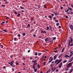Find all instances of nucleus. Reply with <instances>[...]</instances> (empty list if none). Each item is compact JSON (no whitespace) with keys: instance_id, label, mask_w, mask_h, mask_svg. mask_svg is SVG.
Masks as SVG:
<instances>
[{"instance_id":"b1692460","label":"nucleus","mask_w":73,"mask_h":73,"mask_svg":"<svg viewBox=\"0 0 73 73\" xmlns=\"http://www.w3.org/2000/svg\"><path fill=\"white\" fill-rule=\"evenodd\" d=\"M17 15V17H19V16H20V14H18Z\"/></svg>"},{"instance_id":"c03bdc74","label":"nucleus","mask_w":73,"mask_h":73,"mask_svg":"<svg viewBox=\"0 0 73 73\" xmlns=\"http://www.w3.org/2000/svg\"><path fill=\"white\" fill-rule=\"evenodd\" d=\"M45 64H46V63L45 62H44L43 63L44 65H45Z\"/></svg>"},{"instance_id":"603ef678","label":"nucleus","mask_w":73,"mask_h":73,"mask_svg":"<svg viewBox=\"0 0 73 73\" xmlns=\"http://www.w3.org/2000/svg\"><path fill=\"white\" fill-rule=\"evenodd\" d=\"M71 14H73V11H71Z\"/></svg>"},{"instance_id":"473e14b6","label":"nucleus","mask_w":73,"mask_h":73,"mask_svg":"<svg viewBox=\"0 0 73 73\" xmlns=\"http://www.w3.org/2000/svg\"><path fill=\"white\" fill-rule=\"evenodd\" d=\"M18 37H20V36H21V35H20L19 34L18 35Z\"/></svg>"},{"instance_id":"cd10ccee","label":"nucleus","mask_w":73,"mask_h":73,"mask_svg":"<svg viewBox=\"0 0 73 73\" xmlns=\"http://www.w3.org/2000/svg\"><path fill=\"white\" fill-rule=\"evenodd\" d=\"M35 72H36V71H37V69H35L34 70Z\"/></svg>"},{"instance_id":"2f4dec72","label":"nucleus","mask_w":73,"mask_h":73,"mask_svg":"<svg viewBox=\"0 0 73 73\" xmlns=\"http://www.w3.org/2000/svg\"><path fill=\"white\" fill-rule=\"evenodd\" d=\"M73 51H70V53L71 54H72V53H73Z\"/></svg>"},{"instance_id":"49530a36","label":"nucleus","mask_w":73,"mask_h":73,"mask_svg":"<svg viewBox=\"0 0 73 73\" xmlns=\"http://www.w3.org/2000/svg\"><path fill=\"white\" fill-rule=\"evenodd\" d=\"M60 9H63V7H60Z\"/></svg>"},{"instance_id":"09e8293b","label":"nucleus","mask_w":73,"mask_h":73,"mask_svg":"<svg viewBox=\"0 0 73 73\" xmlns=\"http://www.w3.org/2000/svg\"><path fill=\"white\" fill-rule=\"evenodd\" d=\"M62 54H60L59 56H60V57H61V56H62Z\"/></svg>"},{"instance_id":"393cba45","label":"nucleus","mask_w":73,"mask_h":73,"mask_svg":"<svg viewBox=\"0 0 73 73\" xmlns=\"http://www.w3.org/2000/svg\"><path fill=\"white\" fill-rule=\"evenodd\" d=\"M20 8H21V9H24V7H22L21 6Z\"/></svg>"},{"instance_id":"0eeeda50","label":"nucleus","mask_w":73,"mask_h":73,"mask_svg":"<svg viewBox=\"0 0 73 73\" xmlns=\"http://www.w3.org/2000/svg\"><path fill=\"white\" fill-rule=\"evenodd\" d=\"M41 33H46V31H41Z\"/></svg>"},{"instance_id":"a878e982","label":"nucleus","mask_w":73,"mask_h":73,"mask_svg":"<svg viewBox=\"0 0 73 73\" xmlns=\"http://www.w3.org/2000/svg\"><path fill=\"white\" fill-rule=\"evenodd\" d=\"M50 71V70H48L47 72H46V73H48Z\"/></svg>"},{"instance_id":"a19ab883","label":"nucleus","mask_w":73,"mask_h":73,"mask_svg":"<svg viewBox=\"0 0 73 73\" xmlns=\"http://www.w3.org/2000/svg\"><path fill=\"white\" fill-rule=\"evenodd\" d=\"M41 53H39L38 54V55H39V56H40V55H41Z\"/></svg>"},{"instance_id":"7c9ffc66","label":"nucleus","mask_w":73,"mask_h":73,"mask_svg":"<svg viewBox=\"0 0 73 73\" xmlns=\"http://www.w3.org/2000/svg\"><path fill=\"white\" fill-rule=\"evenodd\" d=\"M70 11H72V9H71V8H70L69 9Z\"/></svg>"},{"instance_id":"20e7f679","label":"nucleus","mask_w":73,"mask_h":73,"mask_svg":"<svg viewBox=\"0 0 73 73\" xmlns=\"http://www.w3.org/2000/svg\"><path fill=\"white\" fill-rule=\"evenodd\" d=\"M57 56H58V55L57 54H56L55 55V56H54V60H55V59H56V58H57Z\"/></svg>"},{"instance_id":"2eb2a0df","label":"nucleus","mask_w":73,"mask_h":73,"mask_svg":"<svg viewBox=\"0 0 73 73\" xmlns=\"http://www.w3.org/2000/svg\"><path fill=\"white\" fill-rule=\"evenodd\" d=\"M37 67L38 68V69L40 68V66H39V64H38L37 65Z\"/></svg>"},{"instance_id":"e433bc0d","label":"nucleus","mask_w":73,"mask_h":73,"mask_svg":"<svg viewBox=\"0 0 73 73\" xmlns=\"http://www.w3.org/2000/svg\"><path fill=\"white\" fill-rule=\"evenodd\" d=\"M62 62H61V63H60V65H62Z\"/></svg>"},{"instance_id":"de8ad7c7","label":"nucleus","mask_w":73,"mask_h":73,"mask_svg":"<svg viewBox=\"0 0 73 73\" xmlns=\"http://www.w3.org/2000/svg\"><path fill=\"white\" fill-rule=\"evenodd\" d=\"M9 18V17H6V19L7 20H8Z\"/></svg>"},{"instance_id":"6e6552de","label":"nucleus","mask_w":73,"mask_h":73,"mask_svg":"<svg viewBox=\"0 0 73 73\" xmlns=\"http://www.w3.org/2000/svg\"><path fill=\"white\" fill-rule=\"evenodd\" d=\"M64 57L65 58H68V57H69V56L67 55V54H66L64 56Z\"/></svg>"},{"instance_id":"ddd939ff","label":"nucleus","mask_w":73,"mask_h":73,"mask_svg":"<svg viewBox=\"0 0 73 73\" xmlns=\"http://www.w3.org/2000/svg\"><path fill=\"white\" fill-rule=\"evenodd\" d=\"M64 50H65V48L64 47L63 49H62V52H63Z\"/></svg>"},{"instance_id":"1a4fd4ad","label":"nucleus","mask_w":73,"mask_h":73,"mask_svg":"<svg viewBox=\"0 0 73 73\" xmlns=\"http://www.w3.org/2000/svg\"><path fill=\"white\" fill-rule=\"evenodd\" d=\"M49 39H48V38H45V41L46 42V41H49Z\"/></svg>"},{"instance_id":"79ce46f5","label":"nucleus","mask_w":73,"mask_h":73,"mask_svg":"<svg viewBox=\"0 0 73 73\" xmlns=\"http://www.w3.org/2000/svg\"><path fill=\"white\" fill-rule=\"evenodd\" d=\"M35 55H36V56H37V52H36L35 53Z\"/></svg>"},{"instance_id":"052dcab7","label":"nucleus","mask_w":73,"mask_h":73,"mask_svg":"<svg viewBox=\"0 0 73 73\" xmlns=\"http://www.w3.org/2000/svg\"><path fill=\"white\" fill-rule=\"evenodd\" d=\"M33 37H35L36 36V35H33Z\"/></svg>"},{"instance_id":"680f3d73","label":"nucleus","mask_w":73,"mask_h":73,"mask_svg":"<svg viewBox=\"0 0 73 73\" xmlns=\"http://www.w3.org/2000/svg\"><path fill=\"white\" fill-rule=\"evenodd\" d=\"M70 6H71L72 7V8H73V5H71Z\"/></svg>"},{"instance_id":"4468645a","label":"nucleus","mask_w":73,"mask_h":73,"mask_svg":"<svg viewBox=\"0 0 73 73\" xmlns=\"http://www.w3.org/2000/svg\"><path fill=\"white\" fill-rule=\"evenodd\" d=\"M73 53H71L70 54V55L69 56V57H70L73 55Z\"/></svg>"},{"instance_id":"6e6d98bb","label":"nucleus","mask_w":73,"mask_h":73,"mask_svg":"<svg viewBox=\"0 0 73 73\" xmlns=\"http://www.w3.org/2000/svg\"><path fill=\"white\" fill-rule=\"evenodd\" d=\"M44 8H46V6H45V5H44Z\"/></svg>"},{"instance_id":"ea45409f","label":"nucleus","mask_w":73,"mask_h":73,"mask_svg":"<svg viewBox=\"0 0 73 73\" xmlns=\"http://www.w3.org/2000/svg\"><path fill=\"white\" fill-rule=\"evenodd\" d=\"M34 62H35V63H36V62H37V60H35L34 61Z\"/></svg>"},{"instance_id":"f8f14e48","label":"nucleus","mask_w":73,"mask_h":73,"mask_svg":"<svg viewBox=\"0 0 73 73\" xmlns=\"http://www.w3.org/2000/svg\"><path fill=\"white\" fill-rule=\"evenodd\" d=\"M14 62V61H12V62H11V66H12V64L13 63V62Z\"/></svg>"},{"instance_id":"dca6fc26","label":"nucleus","mask_w":73,"mask_h":73,"mask_svg":"<svg viewBox=\"0 0 73 73\" xmlns=\"http://www.w3.org/2000/svg\"><path fill=\"white\" fill-rule=\"evenodd\" d=\"M49 18H50V19H51V20H52V16L50 15V16H49Z\"/></svg>"},{"instance_id":"423d86ee","label":"nucleus","mask_w":73,"mask_h":73,"mask_svg":"<svg viewBox=\"0 0 73 73\" xmlns=\"http://www.w3.org/2000/svg\"><path fill=\"white\" fill-rule=\"evenodd\" d=\"M70 27L71 29H72V30H73V26L72 25H70Z\"/></svg>"},{"instance_id":"9b49d317","label":"nucleus","mask_w":73,"mask_h":73,"mask_svg":"<svg viewBox=\"0 0 73 73\" xmlns=\"http://www.w3.org/2000/svg\"><path fill=\"white\" fill-rule=\"evenodd\" d=\"M49 59L50 60H51V61H53V58H52V57H50L49 58Z\"/></svg>"},{"instance_id":"0e129e2a","label":"nucleus","mask_w":73,"mask_h":73,"mask_svg":"<svg viewBox=\"0 0 73 73\" xmlns=\"http://www.w3.org/2000/svg\"><path fill=\"white\" fill-rule=\"evenodd\" d=\"M30 60H32V59H33V58H30Z\"/></svg>"},{"instance_id":"69168bd1","label":"nucleus","mask_w":73,"mask_h":73,"mask_svg":"<svg viewBox=\"0 0 73 73\" xmlns=\"http://www.w3.org/2000/svg\"><path fill=\"white\" fill-rule=\"evenodd\" d=\"M30 51H31L30 50H29L28 51V53H29V52H30Z\"/></svg>"},{"instance_id":"c9c22d12","label":"nucleus","mask_w":73,"mask_h":73,"mask_svg":"<svg viewBox=\"0 0 73 73\" xmlns=\"http://www.w3.org/2000/svg\"><path fill=\"white\" fill-rule=\"evenodd\" d=\"M56 72H58V69H56Z\"/></svg>"},{"instance_id":"338daca9","label":"nucleus","mask_w":73,"mask_h":73,"mask_svg":"<svg viewBox=\"0 0 73 73\" xmlns=\"http://www.w3.org/2000/svg\"><path fill=\"white\" fill-rule=\"evenodd\" d=\"M67 14H68V15H69V14H70V13L69 12L67 13Z\"/></svg>"},{"instance_id":"f257e3e1","label":"nucleus","mask_w":73,"mask_h":73,"mask_svg":"<svg viewBox=\"0 0 73 73\" xmlns=\"http://www.w3.org/2000/svg\"><path fill=\"white\" fill-rule=\"evenodd\" d=\"M61 61H62V59H60V60H58V59H57L55 61V64H56V65H58V64H59L60 62H61Z\"/></svg>"},{"instance_id":"7ed1b4c3","label":"nucleus","mask_w":73,"mask_h":73,"mask_svg":"<svg viewBox=\"0 0 73 73\" xmlns=\"http://www.w3.org/2000/svg\"><path fill=\"white\" fill-rule=\"evenodd\" d=\"M73 42V38H71L70 39V40L69 42V44H70V42L71 43H72Z\"/></svg>"},{"instance_id":"5701e85b","label":"nucleus","mask_w":73,"mask_h":73,"mask_svg":"<svg viewBox=\"0 0 73 73\" xmlns=\"http://www.w3.org/2000/svg\"><path fill=\"white\" fill-rule=\"evenodd\" d=\"M3 31L4 32H7V30H3Z\"/></svg>"},{"instance_id":"58836bf2","label":"nucleus","mask_w":73,"mask_h":73,"mask_svg":"<svg viewBox=\"0 0 73 73\" xmlns=\"http://www.w3.org/2000/svg\"><path fill=\"white\" fill-rule=\"evenodd\" d=\"M12 66L13 67H15V65H13V64H12V66Z\"/></svg>"},{"instance_id":"864d4df0","label":"nucleus","mask_w":73,"mask_h":73,"mask_svg":"<svg viewBox=\"0 0 73 73\" xmlns=\"http://www.w3.org/2000/svg\"><path fill=\"white\" fill-rule=\"evenodd\" d=\"M51 15L52 16H54V14H51Z\"/></svg>"},{"instance_id":"4c0bfd02","label":"nucleus","mask_w":73,"mask_h":73,"mask_svg":"<svg viewBox=\"0 0 73 73\" xmlns=\"http://www.w3.org/2000/svg\"><path fill=\"white\" fill-rule=\"evenodd\" d=\"M47 30H49V27H47Z\"/></svg>"},{"instance_id":"6ab92c4d","label":"nucleus","mask_w":73,"mask_h":73,"mask_svg":"<svg viewBox=\"0 0 73 73\" xmlns=\"http://www.w3.org/2000/svg\"><path fill=\"white\" fill-rule=\"evenodd\" d=\"M73 72V70H71L70 71V73H71L72 72Z\"/></svg>"},{"instance_id":"774afa93","label":"nucleus","mask_w":73,"mask_h":73,"mask_svg":"<svg viewBox=\"0 0 73 73\" xmlns=\"http://www.w3.org/2000/svg\"><path fill=\"white\" fill-rule=\"evenodd\" d=\"M3 68L4 69H5V68H6V67H5V66H4L3 67Z\"/></svg>"},{"instance_id":"aec40b11","label":"nucleus","mask_w":73,"mask_h":73,"mask_svg":"<svg viewBox=\"0 0 73 73\" xmlns=\"http://www.w3.org/2000/svg\"><path fill=\"white\" fill-rule=\"evenodd\" d=\"M25 35H26L25 33H24L23 34V36H25Z\"/></svg>"},{"instance_id":"bb28decb","label":"nucleus","mask_w":73,"mask_h":73,"mask_svg":"<svg viewBox=\"0 0 73 73\" xmlns=\"http://www.w3.org/2000/svg\"><path fill=\"white\" fill-rule=\"evenodd\" d=\"M69 45H70V46H72L73 45V44H70V43L69 44Z\"/></svg>"},{"instance_id":"f3484780","label":"nucleus","mask_w":73,"mask_h":73,"mask_svg":"<svg viewBox=\"0 0 73 73\" xmlns=\"http://www.w3.org/2000/svg\"><path fill=\"white\" fill-rule=\"evenodd\" d=\"M35 65H33V69H35Z\"/></svg>"},{"instance_id":"8fccbe9b","label":"nucleus","mask_w":73,"mask_h":73,"mask_svg":"<svg viewBox=\"0 0 73 73\" xmlns=\"http://www.w3.org/2000/svg\"><path fill=\"white\" fill-rule=\"evenodd\" d=\"M56 19V17H54L53 18V20H55Z\"/></svg>"},{"instance_id":"a18cd8bd","label":"nucleus","mask_w":73,"mask_h":73,"mask_svg":"<svg viewBox=\"0 0 73 73\" xmlns=\"http://www.w3.org/2000/svg\"><path fill=\"white\" fill-rule=\"evenodd\" d=\"M17 12H15V14H16V15H17Z\"/></svg>"},{"instance_id":"39448f33","label":"nucleus","mask_w":73,"mask_h":73,"mask_svg":"<svg viewBox=\"0 0 73 73\" xmlns=\"http://www.w3.org/2000/svg\"><path fill=\"white\" fill-rule=\"evenodd\" d=\"M73 60V57H72L70 59V60L69 61V62H72V61Z\"/></svg>"},{"instance_id":"3c124183","label":"nucleus","mask_w":73,"mask_h":73,"mask_svg":"<svg viewBox=\"0 0 73 73\" xmlns=\"http://www.w3.org/2000/svg\"><path fill=\"white\" fill-rule=\"evenodd\" d=\"M34 65H37V63H36L35 64H34Z\"/></svg>"},{"instance_id":"412c9836","label":"nucleus","mask_w":73,"mask_h":73,"mask_svg":"<svg viewBox=\"0 0 73 73\" xmlns=\"http://www.w3.org/2000/svg\"><path fill=\"white\" fill-rule=\"evenodd\" d=\"M62 66L61 65H59V68H61V67Z\"/></svg>"},{"instance_id":"5fc2aeb1","label":"nucleus","mask_w":73,"mask_h":73,"mask_svg":"<svg viewBox=\"0 0 73 73\" xmlns=\"http://www.w3.org/2000/svg\"><path fill=\"white\" fill-rule=\"evenodd\" d=\"M16 38H14V40H16Z\"/></svg>"},{"instance_id":"9d476101","label":"nucleus","mask_w":73,"mask_h":73,"mask_svg":"<svg viewBox=\"0 0 73 73\" xmlns=\"http://www.w3.org/2000/svg\"><path fill=\"white\" fill-rule=\"evenodd\" d=\"M67 62V60H64V61H63V63L64 64H65V62Z\"/></svg>"},{"instance_id":"4d7b16f0","label":"nucleus","mask_w":73,"mask_h":73,"mask_svg":"<svg viewBox=\"0 0 73 73\" xmlns=\"http://www.w3.org/2000/svg\"><path fill=\"white\" fill-rule=\"evenodd\" d=\"M52 64H54V61H52Z\"/></svg>"},{"instance_id":"c85d7f7f","label":"nucleus","mask_w":73,"mask_h":73,"mask_svg":"<svg viewBox=\"0 0 73 73\" xmlns=\"http://www.w3.org/2000/svg\"><path fill=\"white\" fill-rule=\"evenodd\" d=\"M55 22H56V23H58V20H55Z\"/></svg>"},{"instance_id":"e2e57ef3","label":"nucleus","mask_w":73,"mask_h":73,"mask_svg":"<svg viewBox=\"0 0 73 73\" xmlns=\"http://www.w3.org/2000/svg\"><path fill=\"white\" fill-rule=\"evenodd\" d=\"M57 52V50H55V51H54V52H55V53Z\"/></svg>"},{"instance_id":"c756f323","label":"nucleus","mask_w":73,"mask_h":73,"mask_svg":"<svg viewBox=\"0 0 73 73\" xmlns=\"http://www.w3.org/2000/svg\"><path fill=\"white\" fill-rule=\"evenodd\" d=\"M54 13L55 14V15H56V16H57V13Z\"/></svg>"},{"instance_id":"bf43d9fd","label":"nucleus","mask_w":73,"mask_h":73,"mask_svg":"<svg viewBox=\"0 0 73 73\" xmlns=\"http://www.w3.org/2000/svg\"><path fill=\"white\" fill-rule=\"evenodd\" d=\"M41 36H40L39 37V38H41Z\"/></svg>"},{"instance_id":"f03ea898","label":"nucleus","mask_w":73,"mask_h":73,"mask_svg":"<svg viewBox=\"0 0 73 73\" xmlns=\"http://www.w3.org/2000/svg\"><path fill=\"white\" fill-rule=\"evenodd\" d=\"M72 63L71 62L70 63L68 64L66 66L67 68H70L71 66H72Z\"/></svg>"},{"instance_id":"72a5a7b5","label":"nucleus","mask_w":73,"mask_h":73,"mask_svg":"<svg viewBox=\"0 0 73 73\" xmlns=\"http://www.w3.org/2000/svg\"><path fill=\"white\" fill-rule=\"evenodd\" d=\"M56 25H57V26H58L59 25V23H56Z\"/></svg>"},{"instance_id":"a211bd4d","label":"nucleus","mask_w":73,"mask_h":73,"mask_svg":"<svg viewBox=\"0 0 73 73\" xmlns=\"http://www.w3.org/2000/svg\"><path fill=\"white\" fill-rule=\"evenodd\" d=\"M27 28H30V24H28Z\"/></svg>"},{"instance_id":"f704fd0d","label":"nucleus","mask_w":73,"mask_h":73,"mask_svg":"<svg viewBox=\"0 0 73 73\" xmlns=\"http://www.w3.org/2000/svg\"><path fill=\"white\" fill-rule=\"evenodd\" d=\"M68 70H69V68H66V71H68Z\"/></svg>"},{"instance_id":"13d9d810","label":"nucleus","mask_w":73,"mask_h":73,"mask_svg":"<svg viewBox=\"0 0 73 73\" xmlns=\"http://www.w3.org/2000/svg\"><path fill=\"white\" fill-rule=\"evenodd\" d=\"M65 17L66 18H68V16H66Z\"/></svg>"},{"instance_id":"37998d69","label":"nucleus","mask_w":73,"mask_h":73,"mask_svg":"<svg viewBox=\"0 0 73 73\" xmlns=\"http://www.w3.org/2000/svg\"><path fill=\"white\" fill-rule=\"evenodd\" d=\"M8 3V2L7 1H6L5 2V3L6 4H7V3Z\"/></svg>"},{"instance_id":"4be33fe9","label":"nucleus","mask_w":73,"mask_h":73,"mask_svg":"<svg viewBox=\"0 0 73 73\" xmlns=\"http://www.w3.org/2000/svg\"><path fill=\"white\" fill-rule=\"evenodd\" d=\"M53 40H56V37H53Z\"/></svg>"}]
</instances>
